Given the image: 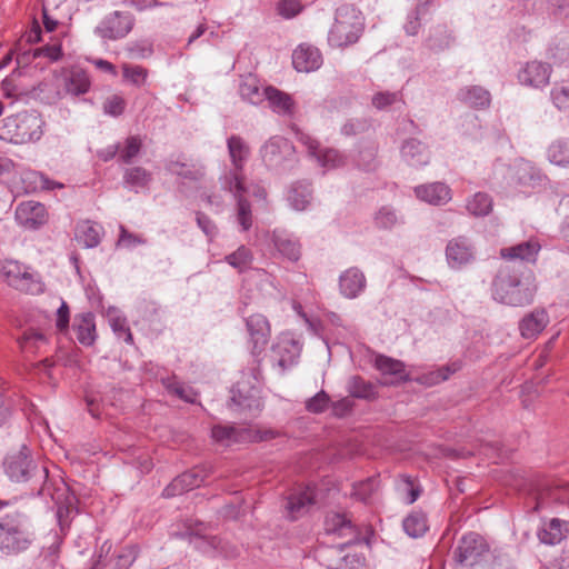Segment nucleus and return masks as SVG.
<instances>
[{
	"label": "nucleus",
	"mask_w": 569,
	"mask_h": 569,
	"mask_svg": "<svg viewBox=\"0 0 569 569\" xmlns=\"http://www.w3.org/2000/svg\"><path fill=\"white\" fill-rule=\"evenodd\" d=\"M491 291L493 300L499 303L525 307L532 303L537 286L530 271L525 272L507 266L497 273Z\"/></svg>",
	"instance_id": "obj_1"
},
{
	"label": "nucleus",
	"mask_w": 569,
	"mask_h": 569,
	"mask_svg": "<svg viewBox=\"0 0 569 569\" xmlns=\"http://www.w3.org/2000/svg\"><path fill=\"white\" fill-rule=\"evenodd\" d=\"M44 124L38 111H22L3 120L0 138L14 144L36 142L43 136Z\"/></svg>",
	"instance_id": "obj_2"
},
{
	"label": "nucleus",
	"mask_w": 569,
	"mask_h": 569,
	"mask_svg": "<svg viewBox=\"0 0 569 569\" xmlns=\"http://www.w3.org/2000/svg\"><path fill=\"white\" fill-rule=\"evenodd\" d=\"M365 19L353 6L343 4L336 11L335 23L328 36L330 46L342 48L356 43L362 34Z\"/></svg>",
	"instance_id": "obj_3"
},
{
	"label": "nucleus",
	"mask_w": 569,
	"mask_h": 569,
	"mask_svg": "<svg viewBox=\"0 0 569 569\" xmlns=\"http://www.w3.org/2000/svg\"><path fill=\"white\" fill-rule=\"evenodd\" d=\"M33 533L27 528L19 512L0 518V551L6 556H17L29 549Z\"/></svg>",
	"instance_id": "obj_4"
},
{
	"label": "nucleus",
	"mask_w": 569,
	"mask_h": 569,
	"mask_svg": "<svg viewBox=\"0 0 569 569\" xmlns=\"http://www.w3.org/2000/svg\"><path fill=\"white\" fill-rule=\"evenodd\" d=\"M250 373L242 372L241 380L231 389V405L239 411H248L256 416L262 409L260 397L261 372L259 362L250 369Z\"/></svg>",
	"instance_id": "obj_5"
},
{
	"label": "nucleus",
	"mask_w": 569,
	"mask_h": 569,
	"mask_svg": "<svg viewBox=\"0 0 569 569\" xmlns=\"http://www.w3.org/2000/svg\"><path fill=\"white\" fill-rule=\"evenodd\" d=\"M489 555L487 541L478 533L469 532L459 540L453 550L455 565L459 569H483Z\"/></svg>",
	"instance_id": "obj_6"
},
{
	"label": "nucleus",
	"mask_w": 569,
	"mask_h": 569,
	"mask_svg": "<svg viewBox=\"0 0 569 569\" xmlns=\"http://www.w3.org/2000/svg\"><path fill=\"white\" fill-rule=\"evenodd\" d=\"M6 475L16 482H26L32 477L44 480L48 477L47 468L38 469L30 450L22 446L18 451L9 453L3 462Z\"/></svg>",
	"instance_id": "obj_7"
},
{
	"label": "nucleus",
	"mask_w": 569,
	"mask_h": 569,
	"mask_svg": "<svg viewBox=\"0 0 569 569\" xmlns=\"http://www.w3.org/2000/svg\"><path fill=\"white\" fill-rule=\"evenodd\" d=\"M0 274L7 283L17 290L27 293H39L42 291V283L38 274L30 271V268L17 260L0 261Z\"/></svg>",
	"instance_id": "obj_8"
},
{
	"label": "nucleus",
	"mask_w": 569,
	"mask_h": 569,
	"mask_svg": "<svg viewBox=\"0 0 569 569\" xmlns=\"http://www.w3.org/2000/svg\"><path fill=\"white\" fill-rule=\"evenodd\" d=\"M297 140L303 144L309 154L325 169H336L346 164V157L336 149H321L318 140L299 129H295Z\"/></svg>",
	"instance_id": "obj_9"
},
{
	"label": "nucleus",
	"mask_w": 569,
	"mask_h": 569,
	"mask_svg": "<svg viewBox=\"0 0 569 569\" xmlns=\"http://www.w3.org/2000/svg\"><path fill=\"white\" fill-rule=\"evenodd\" d=\"M134 17L129 12L113 11L96 27L94 33L104 40L124 38L133 28Z\"/></svg>",
	"instance_id": "obj_10"
},
{
	"label": "nucleus",
	"mask_w": 569,
	"mask_h": 569,
	"mask_svg": "<svg viewBox=\"0 0 569 569\" xmlns=\"http://www.w3.org/2000/svg\"><path fill=\"white\" fill-rule=\"evenodd\" d=\"M16 221L28 230H38L49 220V212L46 206L39 201H21L14 211Z\"/></svg>",
	"instance_id": "obj_11"
},
{
	"label": "nucleus",
	"mask_w": 569,
	"mask_h": 569,
	"mask_svg": "<svg viewBox=\"0 0 569 569\" xmlns=\"http://www.w3.org/2000/svg\"><path fill=\"white\" fill-rule=\"evenodd\" d=\"M300 353L301 345L289 333L281 335L271 349V358L281 372L296 365Z\"/></svg>",
	"instance_id": "obj_12"
},
{
	"label": "nucleus",
	"mask_w": 569,
	"mask_h": 569,
	"mask_svg": "<svg viewBox=\"0 0 569 569\" xmlns=\"http://www.w3.org/2000/svg\"><path fill=\"white\" fill-rule=\"evenodd\" d=\"M59 81L63 93L72 97L86 94L91 88L90 76L80 66L63 68Z\"/></svg>",
	"instance_id": "obj_13"
},
{
	"label": "nucleus",
	"mask_w": 569,
	"mask_h": 569,
	"mask_svg": "<svg viewBox=\"0 0 569 569\" xmlns=\"http://www.w3.org/2000/svg\"><path fill=\"white\" fill-rule=\"evenodd\" d=\"M551 66L549 63L533 60L527 62L518 73L521 84L531 88H543L549 84L551 76Z\"/></svg>",
	"instance_id": "obj_14"
},
{
	"label": "nucleus",
	"mask_w": 569,
	"mask_h": 569,
	"mask_svg": "<svg viewBox=\"0 0 569 569\" xmlns=\"http://www.w3.org/2000/svg\"><path fill=\"white\" fill-rule=\"evenodd\" d=\"M446 258L451 268H460L475 259V248L466 237L451 239L446 248Z\"/></svg>",
	"instance_id": "obj_15"
},
{
	"label": "nucleus",
	"mask_w": 569,
	"mask_h": 569,
	"mask_svg": "<svg viewBox=\"0 0 569 569\" xmlns=\"http://www.w3.org/2000/svg\"><path fill=\"white\" fill-rule=\"evenodd\" d=\"M416 197L432 206H442L448 203L451 198V189L443 182H431L419 184L413 189Z\"/></svg>",
	"instance_id": "obj_16"
},
{
	"label": "nucleus",
	"mask_w": 569,
	"mask_h": 569,
	"mask_svg": "<svg viewBox=\"0 0 569 569\" xmlns=\"http://www.w3.org/2000/svg\"><path fill=\"white\" fill-rule=\"evenodd\" d=\"M292 64L298 72H311L322 64V56L318 48L302 43L292 53Z\"/></svg>",
	"instance_id": "obj_17"
},
{
	"label": "nucleus",
	"mask_w": 569,
	"mask_h": 569,
	"mask_svg": "<svg viewBox=\"0 0 569 569\" xmlns=\"http://www.w3.org/2000/svg\"><path fill=\"white\" fill-rule=\"evenodd\" d=\"M246 326L253 345V355H259L267 345L270 337V326L263 315L256 313L247 318Z\"/></svg>",
	"instance_id": "obj_18"
},
{
	"label": "nucleus",
	"mask_w": 569,
	"mask_h": 569,
	"mask_svg": "<svg viewBox=\"0 0 569 569\" xmlns=\"http://www.w3.org/2000/svg\"><path fill=\"white\" fill-rule=\"evenodd\" d=\"M375 368L385 377L383 385H393L409 380L405 363L385 355L375 358Z\"/></svg>",
	"instance_id": "obj_19"
},
{
	"label": "nucleus",
	"mask_w": 569,
	"mask_h": 569,
	"mask_svg": "<svg viewBox=\"0 0 569 569\" xmlns=\"http://www.w3.org/2000/svg\"><path fill=\"white\" fill-rule=\"evenodd\" d=\"M551 502L568 503L569 487L557 481H547L537 489L536 509L543 508Z\"/></svg>",
	"instance_id": "obj_20"
},
{
	"label": "nucleus",
	"mask_w": 569,
	"mask_h": 569,
	"mask_svg": "<svg viewBox=\"0 0 569 569\" xmlns=\"http://www.w3.org/2000/svg\"><path fill=\"white\" fill-rule=\"evenodd\" d=\"M367 280L363 272L356 268H349L339 277V289L343 297L355 299L366 289Z\"/></svg>",
	"instance_id": "obj_21"
},
{
	"label": "nucleus",
	"mask_w": 569,
	"mask_h": 569,
	"mask_svg": "<svg viewBox=\"0 0 569 569\" xmlns=\"http://www.w3.org/2000/svg\"><path fill=\"white\" fill-rule=\"evenodd\" d=\"M549 323V315L545 309H535L519 322V331L525 339H536Z\"/></svg>",
	"instance_id": "obj_22"
},
{
	"label": "nucleus",
	"mask_w": 569,
	"mask_h": 569,
	"mask_svg": "<svg viewBox=\"0 0 569 569\" xmlns=\"http://www.w3.org/2000/svg\"><path fill=\"white\" fill-rule=\"evenodd\" d=\"M401 158L411 167H423L430 161V152L426 144L417 139H408L401 146Z\"/></svg>",
	"instance_id": "obj_23"
},
{
	"label": "nucleus",
	"mask_w": 569,
	"mask_h": 569,
	"mask_svg": "<svg viewBox=\"0 0 569 569\" xmlns=\"http://www.w3.org/2000/svg\"><path fill=\"white\" fill-rule=\"evenodd\" d=\"M271 240L276 250L289 261L296 262L301 256L300 242L284 230H274Z\"/></svg>",
	"instance_id": "obj_24"
},
{
	"label": "nucleus",
	"mask_w": 569,
	"mask_h": 569,
	"mask_svg": "<svg viewBox=\"0 0 569 569\" xmlns=\"http://www.w3.org/2000/svg\"><path fill=\"white\" fill-rule=\"evenodd\" d=\"M220 190L229 193L232 199L243 198L247 192L243 170L234 168L226 170L219 178Z\"/></svg>",
	"instance_id": "obj_25"
},
{
	"label": "nucleus",
	"mask_w": 569,
	"mask_h": 569,
	"mask_svg": "<svg viewBox=\"0 0 569 569\" xmlns=\"http://www.w3.org/2000/svg\"><path fill=\"white\" fill-rule=\"evenodd\" d=\"M540 249V243L537 240L530 239L512 247L502 248L500 254L509 260L535 262Z\"/></svg>",
	"instance_id": "obj_26"
},
{
	"label": "nucleus",
	"mask_w": 569,
	"mask_h": 569,
	"mask_svg": "<svg viewBox=\"0 0 569 569\" xmlns=\"http://www.w3.org/2000/svg\"><path fill=\"white\" fill-rule=\"evenodd\" d=\"M73 329L78 341L83 346H92L97 339L96 317L92 312H83L74 319Z\"/></svg>",
	"instance_id": "obj_27"
},
{
	"label": "nucleus",
	"mask_w": 569,
	"mask_h": 569,
	"mask_svg": "<svg viewBox=\"0 0 569 569\" xmlns=\"http://www.w3.org/2000/svg\"><path fill=\"white\" fill-rule=\"evenodd\" d=\"M239 93L249 103L260 104L267 96V87L261 88L259 80L253 74H247L241 78Z\"/></svg>",
	"instance_id": "obj_28"
},
{
	"label": "nucleus",
	"mask_w": 569,
	"mask_h": 569,
	"mask_svg": "<svg viewBox=\"0 0 569 569\" xmlns=\"http://www.w3.org/2000/svg\"><path fill=\"white\" fill-rule=\"evenodd\" d=\"M103 229L90 220L80 221L76 227V239L86 248H94L101 241Z\"/></svg>",
	"instance_id": "obj_29"
},
{
	"label": "nucleus",
	"mask_w": 569,
	"mask_h": 569,
	"mask_svg": "<svg viewBox=\"0 0 569 569\" xmlns=\"http://www.w3.org/2000/svg\"><path fill=\"white\" fill-rule=\"evenodd\" d=\"M458 99L472 108L483 109L489 107L491 96L482 87L468 86L458 91Z\"/></svg>",
	"instance_id": "obj_30"
},
{
	"label": "nucleus",
	"mask_w": 569,
	"mask_h": 569,
	"mask_svg": "<svg viewBox=\"0 0 569 569\" xmlns=\"http://www.w3.org/2000/svg\"><path fill=\"white\" fill-rule=\"evenodd\" d=\"M270 108L280 116H291L295 109V102L290 94L269 86L267 87V96Z\"/></svg>",
	"instance_id": "obj_31"
},
{
	"label": "nucleus",
	"mask_w": 569,
	"mask_h": 569,
	"mask_svg": "<svg viewBox=\"0 0 569 569\" xmlns=\"http://www.w3.org/2000/svg\"><path fill=\"white\" fill-rule=\"evenodd\" d=\"M311 505H313V497L309 489L290 495L286 505L289 519L300 518L309 510Z\"/></svg>",
	"instance_id": "obj_32"
},
{
	"label": "nucleus",
	"mask_w": 569,
	"mask_h": 569,
	"mask_svg": "<svg viewBox=\"0 0 569 569\" xmlns=\"http://www.w3.org/2000/svg\"><path fill=\"white\" fill-rule=\"evenodd\" d=\"M228 152L232 168L243 170L250 156V148L240 136H231L227 140Z\"/></svg>",
	"instance_id": "obj_33"
},
{
	"label": "nucleus",
	"mask_w": 569,
	"mask_h": 569,
	"mask_svg": "<svg viewBox=\"0 0 569 569\" xmlns=\"http://www.w3.org/2000/svg\"><path fill=\"white\" fill-rule=\"evenodd\" d=\"M151 179V172L142 167H131L123 172V186L134 192L147 188Z\"/></svg>",
	"instance_id": "obj_34"
},
{
	"label": "nucleus",
	"mask_w": 569,
	"mask_h": 569,
	"mask_svg": "<svg viewBox=\"0 0 569 569\" xmlns=\"http://www.w3.org/2000/svg\"><path fill=\"white\" fill-rule=\"evenodd\" d=\"M248 431L244 429H237L233 426L217 425L211 429V437L217 442L230 446L232 443L242 441L246 439Z\"/></svg>",
	"instance_id": "obj_35"
},
{
	"label": "nucleus",
	"mask_w": 569,
	"mask_h": 569,
	"mask_svg": "<svg viewBox=\"0 0 569 569\" xmlns=\"http://www.w3.org/2000/svg\"><path fill=\"white\" fill-rule=\"evenodd\" d=\"M402 528L409 537L420 538L429 529L427 516L421 511H412L403 519Z\"/></svg>",
	"instance_id": "obj_36"
},
{
	"label": "nucleus",
	"mask_w": 569,
	"mask_h": 569,
	"mask_svg": "<svg viewBox=\"0 0 569 569\" xmlns=\"http://www.w3.org/2000/svg\"><path fill=\"white\" fill-rule=\"evenodd\" d=\"M289 204L298 211L305 210L311 201V189L308 182L292 184L288 192Z\"/></svg>",
	"instance_id": "obj_37"
},
{
	"label": "nucleus",
	"mask_w": 569,
	"mask_h": 569,
	"mask_svg": "<svg viewBox=\"0 0 569 569\" xmlns=\"http://www.w3.org/2000/svg\"><path fill=\"white\" fill-rule=\"evenodd\" d=\"M453 42V37L447 26L439 24L430 30L427 46L435 52L448 49Z\"/></svg>",
	"instance_id": "obj_38"
},
{
	"label": "nucleus",
	"mask_w": 569,
	"mask_h": 569,
	"mask_svg": "<svg viewBox=\"0 0 569 569\" xmlns=\"http://www.w3.org/2000/svg\"><path fill=\"white\" fill-rule=\"evenodd\" d=\"M224 261L239 273H242L251 268L253 253L250 248L242 244L236 251L227 254Z\"/></svg>",
	"instance_id": "obj_39"
},
{
	"label": "nucleus",
	"mask_w": 569,
	"mask_h": 569,
	"mask_svg": "<svg viewBox=\"0 0 569 569\" xmlns=\"http://www.w3.org/2000/svg\"><path fill=\"white\" fill-rule=\"evenodd\" d=\"M459 369L460 365L458 362H453L451 365L442 366L436 370L422 373L417 378V381L421 385H426L429 387L435 386L447 380L451 375L457 372Z\"/></svg>",
	"instance_id": "obj_40"
},
{
	"label": "nucleus",
	"mask_w": 569,
	"mask_h": 569,
	"mask_svg": "<svg viewBox=\"0 0 569 569\" xmlns=\"http://www.w3.org/2000/svg\"><path fill=\"white\" fill-rule=\"evenodd\" d=\"M325 530L327 533L338 535L339 537L347 536L353 532L351 521L341 513H329L325 520Z\"/></svg>",
	"instance_id": "obj_41"
},
{
	"label": "nucleus",
	"mask_w": 569,
	"mask_h": 569,
	"mask_svg": "<svg viewBox=\"0 0 569 569\" xmlns=\"http://www.w3.org/2000/svg\"><path fill=\"white\" fill-rule=\"evenodd\" d=\"M548 160L558 167H569V140L553 141L547 149Z\"/></svg>",
	"instance_id": "obj_42"
},
{
	"label": "nucleus",
	"mask_w": 569,
	"mask_h": 569,
	"mask_svg": "<svg viewBox=\"0 0 569 569\" xmlns=\"http://www.w3.org/2000/svg\"><path fill=\"white\" fill-rule=\"evenodd\" d=\"M348 392L359 399H375L377 397L376 386L366 381L359 376L351 377L348 381Z\"/></svg>",
	"instance_id": "obj_43"
},
{
	"label": "nucleus",
	"mask_w": 569,
	"mask_h": 569,
	"mask_svg": "<svg viewBox=\"0 0 569 569\" xmlns=\"http://www.w3.org/2000/svg\"><path fill=\"white\" fill-rule=\"evenodd\" d=\"M143 142L139 136L128 137L123 143L119 142L118 162L129 164L138 157L142 149Z\"/></svg>",
	"instance_id": "obj_44"
},
{
	"label": "nucleus",
	"mask_w": 569,
	"mask_h": 569,
	"mask_svg": "<svg viewBox=\"0 0 569 569\" xmlns=\"http://www.w3.org/2000/svg\"><path fill=\"white\" fill-rule=\"evenodd\" d=\"M466 208L475 217H485L492 210V199L485 192H477L467 201Z\"/></svg>",
	"instance_id": "obj_45"
},
{
	"label": "nucleus",
	"mask_w": 569,
	"mask_h": 569,
	"mask_svg": "<svg viewBox=\"0 0 569 569\" xmlns=\"http://www.w3.org/2000/svg\"><path fill=\"white\" fill-rule=\"evenodd\" d=\"M517 177L520 184L536 186L541 182L545 176L540 169L529 161H521L517 167Z\"/></svg>",
	"instance_id": "obj_46"
},
{
	"label": "nucleus",
	"mask_w": 569,
	"mask_h": 569,
	"mask_svg": "<svg viewBox=\"0 0 569 569\" xmlns=\"http://www.w3.org/2000/svg\"><path fill=\"white\" fill-rule=\"evenodd\" d=\"M208 477V470L204 467H193L180 473V490H192L200 487Z\"/></svg>",
	"instance_id": "obj_47"
},
{
	"label": "nucleus",
	"mask_w": 569,
	"mask_h": 569,
	"mask_svg": "<svg viewBox=\"0 0 569 569\" xmlns=\"http://www.w3.org/2000/svg\"><path fill=\"white\" fill-rule=\"evenodd\" d=\"M132 563L129 555L99 556L91 569H128Z\"/></svg>",
	"instance_id": "obj_48"
},
{
	"label": "nucleus",
	"mask_w": 569,
	"mask_h": 569,
	"mask_svg": "<svg viewBox=\"0 0 569 569\" xmlns=\"http://www.w3.org/2000/svg\"><path fill=\"white\" fill-rule=\"evenodd\" d=\"M21 350L26 353H36L40 348L47 345V338L43 333L29 330L18 340Z\"/></svg>",
	"instance_id": "obj_49"
},
{
	"label": "nucleus",
	"mask_w": 569,
	"mask_h": 569,
	"mask_svg": "<svg viewBox=\"0 0 569 569\" xmlns=\"http://www.w3.org/2000/svg\"><path fill=\"white\" fill-rule=\"evenodd\" d=\"M562 522L559 519H552L543 527L539 532L538 537L542 543L557 545L563 539Z\"/></svg>",
	"instance_id": "obj_50"
},
{
	"label": "nucleus",
	"mask_w": 569,
	"mask_h": 569,
	"mask_svg": "<svg viewBox=\"0 0 569 569\" xmlns=\"http://www.w3.org/2000/svg\"><path fill=\"white\" fill-rule=\"evenodd\" d=\"M287 144V141L281 137H272L261 148V157L268 164H273L278 161L281 148Z\"/></svg>",
	"instance_id": "obj_51"
},
{
	"label": "nucleus",
	"mask_w": 569,
	"mask_h": 569,
	"mask_svg": "<svg viewBox=\"0 0 569 569\" xmlns=\"http://www.w3.org/2000/svg\"><path fill=\"white\" fill-rule=\"evenodd\" d=\"M109 322L118 339L123 340L128 345H133V336L124 317L120 315H110Z\"/></svg>",
	"instance_id": "obj_52"
},
{
	"label": "nucleus",
	"mask_w": 569,
	"mask_h": 569,
	"mask_svg": "<svg viewBox=\"0 0 569 569\" xmlns=\"http://www.w3.org/2000/svg\"><path fill=\"white\" fill-rule=\"evenodd\" d=\"M236 220L242 231H248L253 223L250 202L243 197L236 200Z\"/></svg>",
	"instance_id": "obj_53"
},
{
	"label": "nucleus",
	"mask_w": 569,
	"mask_h": 569,
	"mask_svg": "<svg viewBox=\"0 0 569 569\" xmlns=\"http://www.w3.org/2000/svg\"><path fill=\"white\" fill-rule=\"evenodd\" d=\"M24 181H30L32 190H54L63 188V184L49 179L46 174L39 171H29L26 173Z\"/></svg>",
	"instance_id": "obj_54"
},
{
	"label": "nucleus",
	"mask_w": 569,
	"mask_h": 569,
	"mask_svg": "<svg viewBox=\"0 0 569 569\" xmlns=\"http://www.w3.org/2000/svg\"><path fill=\"white\" fill-rule=\"evenodd\" d=\"M34 57H46L51 62L59 61L62 56L61 40L58 38H50V41L41 48L34 50Z\"/></svg>",
	"instance_id": "obj_55"
},
{
	"label": "nucleus",
	"mask_w": 569,
	"mask_h": 569,
	"mask_svg": "<svg viewBox=\"0 0 569 569\" xmlns=\"http://www.w3.org/2000/svg\"><path fill=\"white\" fill-rule=\"evenodd\" d=\"M123 79L137 87L142 86L148 77V70L138 64L124 63L122 66Z\"/></svg>",
	"instance_id": "obj_56"
},
{
	"label": "nucleus",
	"mask_w": 569,
	"mask_h": 569,
	"mask_svg": "<svg viewBox=\"0 0 569 569\" xmlns=\"http://www.w3.org/2000/svg\"><path fill=\"white\" fill-rule=\"evenodd\" d=\"M400 222V218L390 207H382L375 216V223L382 229H391Z\"/></svg>",
	"instance_id": "obj_57"
},
{
	"label": "nucleus",
	"mask_w": 569,
	"mask_h": 569,
	"mask_svg": "<svg viewBox=\"0 0 569 569\" xmlns=\"http://www.w3.org/2000/svg\"><path fill=\"white\" fill-rule=\"evenodd\" d=\"M550 96L553 104L559 110L569 109V83L555 84Z\"/></svg>",
	"instance_id": "obj_58"
},
{
	"label": "nucleus",
	"mask_w": 569,
	"mask_h": 569,
	"mask_svg": "<svg viewBox=\"0 0 569 569\" xmlns=\"http://www.w3.org/2000/svg\"><path fill=\"white\" fill-rule=\"evenodd\" d=\"M329 402V396L321 390L306 402V409L312 413H321L328 408Z\"/></svg>",
	"instance_id": "obj_59"
},
{
	"label": "nucleus",
	"mask_w": 569,
	"mask_h": 569,
	"mask_svg": "<svg viewBox=\"0 0 569 569\" xmlns=\"http://www.w3.org/2000/svg\"><path fill=\"white\" fill-rule=\"evenodd\" d=\"M302 10V4L299 0H280L277 3V12L284 19H291L299 14Z\"/></svg>",
	"instance_id": "obj_60"
},
{
	"label": "nucleus",
	"mask_w": 569,
	"mask_h": 569,
	"mask_svg": "<svg viewBox=\"0 0 569 569\" xmlns=\"http://www.w3.org/2000/svg\"><path fill=\"white\" fill-rule=\"evenodd\" d=\"M126 101L118 94L110 96L103 102V112L106 114L118 117L123 113Z\"/></svg>",
	"instance_id": "obj_61"
},
{
	"label": "nucleus",
	"mask_w": 569,
	"mask_h": 569,
	"mask_svg": "<svg viewBox=\"0 0 569 569\" xmlns=\"http://www.w3.org/2000/svg\"><path fill=\"white\" fill-rule=\"evenodd\" d=\"M369 127L370 122L367 119H351L341 127V133L351 137L365 132Z\"/></svg>",
	"instance_id": "obj_62"
},
{
	"label": "nucleus",
	"mask_w": 569,
	"mask_h": 569,
	"mask_svg": "<svg viewBox=\"0 0 569 569\" xmlns=\"http://www.w3.org/2000/svg\"><path fill=\"white\" fill-rule=\"evenodd\" d=\"M204 177V167L201 164L180 163V179L200 181Z\"/></svg>",
	"instance_id": "obj_63"
},
{
	"label": "nucleus",
	"mask_w": 569,
	"mask_h": 569,
	"mask_svg": "<svg viewBox=\"0 0 569 569\" xmlns=\"http://www.w3.org/2000/svg\"><path fill=\"white\" fill-rule=\"evenodd\" d=\"M221 540L218 537H196L193 539L194 546L203 553L218 552Z\"/></svg>",
	"instance_id": "obj_64"
}]
</instances>
